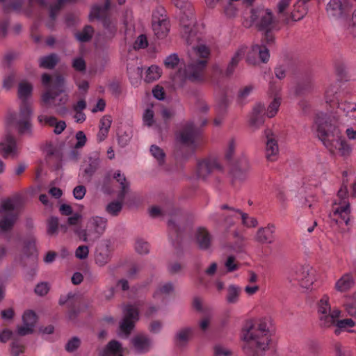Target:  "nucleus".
I'll list each match as a JSON object with an SVG mask.
<instances>
[{
  "label": "nucleus",
  "instance_id": "f257e3e1",
  "mask_svg": "<svg viewBox=\"0 0 356 356\" xmlns=\"http://www.w3.org/2000/svg\"><path fill=\"white\" fill-rule=\"evenodd\" d=\"M355 84L356 86V82ZM325 98L326 104L330 107V112L334 111V114L318 113L312 129L318 138L331 153L347 157L352 152V147L341 135L339 128V113L342 111L348 115L350 113L356 112V103H353L348 100V97H343V93L339 91L337 84L331 85L326 89Z\"/></svg>",
  "mask_w": 356,
  "mask_h": 356
},
{
  "label": "nucleus",
  "instance_id": "f03ea898",
  "mask_svg": "<svg viewBox=\"0 0 356 356\" xmlns=\"http://www.w3.org/2000/svg\"><path fill=\"white\" fill-rule=\"evenodd\" d=\"M175 6L180 10V25L182 36L187 43L193 45V53L198 57L191 60L184 68L179 67L174 75L172 81L175 87L182 88L187 81L200 82L204 80V72L210 54L209 49L204 44L195 45L202 38L200 32V26L196 23L194 17L193 6L188 0H172Z\"/></svg>",
  "mask_w": 356,
  "mask_h": 356
},
{
  "label": "nucleus",
  "instance_id": "7ed1b4c3",
  "mask_svg": "<svg viewBox=\"0 0 356 356\" xmlns=\"http://www.w3.org/2000/svg\"><path fill=\"white\" fill-rule=\"evenodd\" d=\"M56 2L49 6L47 0H28L26 5L23 8V0H10L5 6L7 12L10 9L19 12L23 10L24 14L30 17L41 21L48 11V18L45 22L47 28L54 29L58 13L63 6L67 3L74 2L76 0H56Z\"/></svg>",
  "mask_w": 356,
  "mask_h": 356
},
{
  "label": "nucleus",
  "instance_id": "20e7f679",
  "mask_svg": "<svg viewBox=\"0 0 356 356\" xmlns=\"http://www.w3.org/2000/svg\"><path fill=\"white\" fill-rule=\"evenodd\" d=\"M242 348L246 356H261L268 349L270 334L266 319L248 321L241 330Z\"/></svg>",
  "mask_w": 356,
  "mask_h": 356
},
{
  "label": "nucleus",
  "instance_id": "39448f33",
  "mask_svg": "<svg viewBox=\"0 0 356 356\" xmlns=\"http://www.w3.org/2000/svg\"><path fill=\"white\" fill-rule=\"evenodd\" d=\"M42 83L47 90L42 95V102L47 108H56L58 112L66 111L68 95L64 92V79L60 75L52 77L47 73L42 75Z\"/></svg>",
  "mask_w": 356,
  "mask_h": 356
},
{
  "label": "nucleus",
  "instance_id": "423d86ee",
  "mask_svg": "<svg viewBox=\"0 0 356 356\" xmlns=\"http://www.w3.org/2000/svg\"><path fill=\"white\" fill-rule=\"evenodd\" d=\"M32 90L31 83L26 81L19 83L18 96L22 101L20 111L18 114H13L9 118V121L16 127L20 135L31 134L32 110L27 98L31 95Z\"/></svg>",
  "mask_w": 356,
  "mask_h": 356
},
{
  "label": "nucleus",
  "instance_id": "0eeeda50",
  "mask_svg": "<svg viewBox=\"0 0 356 356\" xmlns=\"http://www.w3.org/2000/svg\"><path fill=\"white\" fill-rule=\"evenodd\" d=\"M118 3L122 5L125 0H118ZM111 2L105 0L104 5H95L90 11L91 19H97L102 21L104 30L103 38L105 41L110 40L114 38L117 31V19L110 13Z\"/></svg>",
  "mask_w": 356,
  "mask_h": 356
},
{
  "label": "nucleus",
  "instance_id": "6e6552de",
  "mask_svg": "<svg viewBox=\"0 0 356 356\" xmlns=\"http://www.w3.org/2000/svg\"><path fill=\"white\" fill-rule=\"evenodd\" d=\"M347 176L348 172L343 171V183L333 201L332 212L330 215L337 224L343 222L348 225L350 221V208L348 196L347 180H345Z\"/></svg>",
  "mask_w": 356,
  "mask_h": 356
},
{
  "label": "nucleus",
  "instance_id": "1a4fd4ad",
  "mask_svg": "<svg viewBox=\"0 0 356 356\" xmlns=\"http://www.w3.org/2000/svg\"><path fill=\"white\" fill-rule=\"evenodd\" d=\"M251 19L254 22L260 30L265 31L262 42L270 44L273 42L274 36L270 31L275 26L277 19L272 11L264 8L252 9Z\"/></svg>",
  "mask_w": 356,
  "mask_h": 356
},
{
  "label": "nucleus",
  "instance_id": "9d476101",
  "mask_svg": "<svg viewBox=\"0 0 356 356\" xmlns=\"http://www.w3.org/2000/svg\"><path fill=\"white\" fill-rule=\"evenodd\" d=\"M317 314L319 325L323 328H329L334 325L337 318L341 316V310L337 307H331L330 297L323 295L316 302Z\"/></svg>",
  "mask_w": 356,
  "mask_h": 356
},
{
  "label": "nucleus",
  "instance_id": "9b49d317",
  "mask_svg": "<svg viewBox=\"0 0 356 356\" xmlns=\"http://www.w3.org/2000/svg\"><path fill=\"white\" fill-rule=\"evenodd\" d=\"M176 137L178 143L188 147L190 154L193 153L200 145L201 142V131L193 122L184 123L181 129L177 132Z\"/></svg>",
  "mask_w": 356,
  "mask_h": 356
},
{
  "label": "nucleus",
  "instance_id": "f8f14e48",
  "mask_svg": "<svg viewBox=\"0 0 356 356\" xmlns=\"http://www.w3.org/2000/svg\"><path fill=\"white\" fill-rule=\"evenodd\" d=\"M245 52V50L243 47L238 49L228 63L225 72L218 65H214L212 67L211 74L207 80L213 85L220 87V81L223 77H230L234 74Z\"/></svg>",
  "mask_w": 356,
  "mask_h": 356
},
{
  "label": "nucleus",
  "instance_id": "ddd939ff",
  "mask_svg": "<svg viewBox=\"0 0 356 356\" xmlns=\"http://www.w3.org/2000/svg\"><path fill=\"white\" fill-rule=\"evenodd\" d=\"M220 208L222 210H226L225 212L221 214V216L223 218V225L227 229L235 224L239 216L241 218L242 224L248 228L255 227L258 225L255 218L250 217L247 213L239 209H235L227 204L222 205Z\"/></svg>",
  "mask_w": 356,
  "mask_h": 356
},
{
  "label": "nucleus",
  "instance_id": "4468645a",
  "mask_svg": "<svg viewBox=\"0 0 356 356\" xmlns=\"http://www.w3.org/2000/svg\"><path fill=\"white\" fill-rule=\"evenodd\" d=\"M18 216V209L15 202L6 199L0 205V232H6L13 229Z\"/></svg>",
  "mask_w": 356,
  "mask_h": 356
},
{
  "label": "nucleus",
  "instance_id": "2eb2a0df",
  "mask_svg": "<svg viewBox=\"0 0 356 356\" xmlns=\"http://www.w3.org/2000/svg\"><path fill=\"white\" fill-rule=\"evenodd\" d=\"M113 178L120 184L121 189L118 194V201H113L108 204L105 210L108 214L117 216L122 209L123 202L129 190V183L120 171L114 173Z\"/></svg>",
  "mask_w": 356,
  "mask_h": 356
},
{
  "label": "nucleus",
  "instance_id": "dca6fc26",
  "mask_svg": "<svg viewBox=\"0 0 356 356\" xmlns=\"http://www.w3.org/2000/svg\"><path fill=\"white\" fill-rule=\"evenodd\" d=\"M106 226V218L100 216L92 217L88 221L86 228L79 232V236L83 241H87L88 238L97 239L104 233Z\"/></svg>",
  "mask_w": 356,
  "mask_h": 356
},
{
  "label": "nucleus",
  "instance_id": "f3484780",
  "mask_svg": "<svg viewBox=\"0 0 356 356\" xmlns=\"http://www.w3.org/2000/svg\"><path fill=\"white\" fill-rule=\"evenodd\" d=\"M289 280L293 284L309 289L314 282V270L309 266H298L291 269Z\"/></svg>",
  "mask_w": 356,
  "mask_h": 356
},
{
  "label": "nucleus",
  "instance_id": "a211bd4d",
  "mask_svg": "<svg viewBox=\"0 0 356 356\" xmlns=\"http://www.w3.org/2000/svg\"><path fill=\"white\" fill-rule=\"evenodd\" d=\"M124 318L120 325V329L127 337L134 327L135 323L138 320V309L135 305H127L124 308Z\"/></svg>",
  "mask_w": 356,
  "mask_h": 356
},
{
  "label": "nucleus",
  "instance_id": "6ab92c4d",
  "mask_svg": "<svg viewBox=\"0 0 356 356\" xmlns=\"http://www.w3.org/2000/svg\"><path fill=\"white\" fill-rule=\"evenodd\" d=\"M264 137L266 138V158L268 161H275L277 160L279 154L277 137L269 129L264 131Z\"/></svg>",
  "mask_w": 356,
  "mask_h": 356
},
{
  "label": "nucleus",
  "instance_id": "aec40b11",
  "mask_svg": "<svg viewBox=\"0 0 356 356\" xmlns=\"http://www.w3.org/2000/svg\"><path fill=\"white\" fill-rule=\"evenodd\" d=\"M0 153L5 159L15 158L18 156L19 146L13 135L6 134L2 138L0 142Z\"/></svg>",
  "mask_w": 356,
  "mask_h": 356
},
{
  "label": "nucleus",
  "instance_id": "412c9836",
  "mask_svg": "<svg viewBox=\"0 0 356 356\" xmlns=\"http://www.w3.org/2000/svg\"><path fill=\"white\" fill-rule=\"evenodd\" d=\"M222 167L216 158H208L200 161L197 164V176L205 179L208 175L214 170L222 171Z\"/></svg>",
  "mask_w": 356,
  "mask_h": 356
},
{
  "label": "nucleus",
  "instance_id": "4be33fe9",
  "mask_svg": "<svg viewBox=\"0 0 356 356\" xmlns=\"http://www.w3.org/2000/svg\"><path fill=\"white\" fill-rule=\"evenodd\" d=\"M249 170L250 164L248 159L242 157L232 165L230 173L234 180L243 181L247 178Z\"/></svg>",
  "mask_w": 356,
  "mask_h": 356
},
{
  "label": "nucleus",
  "instance_id": "5701e85b",
  "mask_svg": "<svg viewBox=\"0 0 356 356\" xmlns=\"http://www.w3.org/2000/svg\"><path fill=\"white\" fill-rule=\"evenodd\" d=\"M266 107L263 103H257L250 115L249 124L254 129H258L260 128L265 122V117L266 115Z\"/></svg>",
  "mask_w": 356,
  "mask_h": 356
},
{
  "label": "nucleus",
  "instance_id": "b1692460",
  "mask_svg": "<svg viewBox=\"0 0 356 356\" xmlns=\"http://www.w3.org/2000/svg\"><path fill=\"white\" fill-rule=\"evenodd\" d=\"M194 241L199 249L208 250L211 247L213 237L206 228L200 227L194 232Z\"/></svg>",
  "mask_w": 356,
  "mask_h": 356
},
{
  "label": "nucleus",
  "instance_id": "393cba45",
  "mask_svg": "<svg viewBox=\"0 0 356 356\" xmlns=\"http://www.w3.org/2000/svg\"><path fill=\"white\" fill-rule=\"evenodd\" d=\"M99 159L97 155L90 156L86 161V164L83 165L81 169L80 176L83 182H90L95 172L99 167Z\"/></svg>",
  "mask_w": 356,
  "mask_h": 356
},
{
  "label": "nucleus",
  "instance_id": "a878e982",
  "mask_svg": "<svg viewBox=\"0 0 356 356\" xmlns=\"http://www.w3.org/2000/svg\"><path fill=\"white\" fill-rule=\"evenodd\" d=\"M23 325L17 327V334L19 336H25L33 331V327L37 321V316L33 311H26L22 316Z\"/></svg>",
  "mask_w": 356,
  "mask_h": 356
},
{
  "label": "nucleus",
  "instance_id": "bb28decb",
  "mask_svg": "<svg viewBox=\"0 0 356 356\" xmlns=\"http://www.w3.org/2000/svg\"><path fill=\"white\" fill-rule=\"evenodd\" d=\"M131 346L137 353L143 354L149 351L152 346L151 339L145 334H138L131 340Z\"/></svg>",
  "mask_w": 356,
  "mask_h": 356
},
{
  "label": "nucleus",
  "instance_id": "cd10ccee",
  "mask_svg": "<svg viewBox=\"0 0 356 356\" xmlns=\"http://www.w3.org/2000/svg\"><path fill=\"white\" fill-rule=\"evenodd\" d=\"M152 29L155 35L159 39H163L167 36L170 31V22L167 17L159 18L154 15L152 19Z\"/></svg>",
  "mask_w": 356,
  "mask_h": 356
},
{
  "label": "nucleus",
  "instance_id": "c85d7f7f",
  "mask_svg": "<svg viewBox=\"0 0 356 356\" xmlns=\"http://www.w3.org/2000/svg\"><path fill=\"white\" fill-rule=\"evenodd\" d=\"M275 226L274 224H268L265 227H260L255 235V240L260 243L271 244L274 242Z\"/></svg>",
  "mask_w": 356,
  "mask_h": 356
},
{
  "label": "nucleus",
  "instance_id": "c756f323",
  "mask_svg": "<svg viewBox=\"0 0 356 356\" xmlns=\"http://www.w3.org/2000/svg\"><path fill=\"white\" fill-rule=\"evenodd\" d=\"M111 259V249L108 241L102 242L96 249L95 262L97 265L103 266Z\"/></svg>",
  "mask_w": 356,
  "mask_h": 356
},
{
  "label": "nucleus",
  "instance_id": "7c9ffc66",
  "mask_svg": "<svg viewBox=\"0 0 356 356\" xmlns=\"http://www.w3.org/2000/svg\"><path fill=\"white\" fill-rule=\"evenodd\" d=\"M327 15L334 19H339L347 15L348 9L339 0H330L327 5Z\"/></svg>",
  "mask_w": 356,
  "mask_h": 356
},
{
  "label": "nucleus",
  "instance_id": "2f4dec72",
  "mask_svg": "<svg viewBox=\"0 0 356 356\" xmlns=\"http://www.w3.org/2000/svg\"><path fill=\"white\" fill-rule=\"evenodd\" d=\"M193 334L194 328L191 327H186L179 330L175 337L176 346L179 348H183L186 346Z\"/></svg>",
  "mask_w": 356,
  "mask_h": 356
},
{
  "label": "nucleus",
  "instance_id": "473e14b6",
  "mask_svg": "<svg viewBox=\"0 0 356 356\" xmlns=\"http://www.w3.org/2000/svg\"><path fill=\"white\" fill-rule=\"evenodd\" d=\"M38 121L40 123H44L45 124H47L50 127H54V132L56 134H61L66 127V124L65 121H57V119L53 116H47L41 115L38 116Z\"/></svg>",
  "mask_w": 356,
  "mask_h": 356
},
{
  "label": "nucleus",
  "instance_id": "72a5a7b5",
  "mask_svg": "<svg viewBox=\"0 0 356 356\" xmlns=\"http://www.w3.org/2000/svg\"><path fill=\"white\" fill-rule=\"evenodd\" d=\"M193 307L198 312L206 315V316L200 321L199 326L203 331L206 330L209 325V318L210 310L204 307L202 300L199 298H195L193 301Z\"/></svg>",
  "mask_w": 356,
  "mask_h": 356
},
{
  "label": "nucleus",
  "instance_id": "f704fd0d",
  "mask_svg": "<svg viewBox=\"0 0 356 356\" xmlns=\"http://www.w3.org/2000/svg\"><path fill=\"white\" fill-rule=\"evenodd\" d=\"M169 237L173 245H179L182 240V232L179 226L172 218L168 221Z\"/></svg>",
  "mask_w": 356,
  "mask_h": 356
},
{
  "label": "nucleus",
  "instance_id": "c9c22d12",
  "mask_svg": "<svg viewBox=\"0 0 356 356\" xmlns=\"http://www.w3.org/2000/svg\"><path fill=\"white\" fill-rule=\"evenodd\" d=\"M59 60L58 54L52 53L40 58L39 65L41 68L51 70L56 67Z\"/></svg>",
  "mask_w": 356,
  "mask_h": 356
},
{
  "label": "nucleus",
  "instance_id": "e433bc0d",
  "mask_svg": "<svg viewBox=\"0 0 356 356\" xmlns=\"http://www.w3.org/2000/svg\"><path fill=\"white\" fill-rule=\"evenodd\" d=\"M94 33L93 27L90 25H86L81 30L75 33L74 37L79 42L85 43L90 41Z\"/></svg>",
  "mask_w": 356,
  "mask_h": 356
},
{
  "label": "nucleus",
  "instance_id": "4c0bfd02",
  "mask_svg": "<svg viewBox=\"0 0 356 356\" xmlns=\"http://www.w3.org/2000/svg\"><path fill=\"white\" fill-rule=\"evenodd\" d=\"M173 291V285L171 282L160 284L154 292L153 297L156 300L164 301L165 298Z\"/></svg>",
  "mask_w": 356,
  "mask_h": 356
},
{
  "label": "nucleus",
  "instance_id": "58836bf2",
  "mask_svg": "<svg viewBox=\"0 0 356 356\" xmlns=\"http://www.w3.org/2000/svg\"><path fill=\"white\" fill-rule=\"evenodd\" d=\"M101 356H122L120 343L115 340L110 341Z\"/></svg>",
  "mask_w": 356,
  "mask_h": 356
},
{
  "label": "nucleus",
  "instance_id": "ea45409f",
  "mask_svg": "<svg viewBox=\"0 0 356 356\" xmlns=\"http://www.w3.org/2000/svg\"><path fill=\"white\" fill-rule=\"evenodd\" d=\"M353 284V279L351 275H343L335 284V289L337 291L343 292L349 289Z\"/></svg>",
  "mask_w": 356,
  "mask_h": 356
},
{
  "label": "nucleus",
  "instance_id": "a19ab883",
  "mask_svg": "<svg viewBox=\"0 0 356 356\" xmlns=\"http://www.w3.org/2000/svg\"><path fill=\"white\" fill-rule=\"evenodd\" d=\"M241 292V287L234 284L229 285L227 288V294L226 296L227 302L229 304L238 302Z\"/></svg>",
  "mask_w": 356,
  "mask_h": 356
},
{
  "label": "nucleus",
  "instance_id": "79ce46f5",
  "mask_svg": "<svg viewBox=\"0 0 356 356\" xmlns=\"http://www.w3.org/2000/svg\"><path fill=\"white\" fill-rule=\"evenodd\" d=\"M252 53L258 54L260 60L262 63H267L270 58V54L268 48L264 44H254L252 47Z\"/></svg>",
  "mask_w": 356,
  "mask_h": 356
},
{
  "label": "nucleus",
  "instance_id": "37998d69",
  "mask_svg": "<svg viewBox=\"0 0 356 356\" xmlns=\"http://www.w3.org/2000/svg\"><path fill=\"white\" fill-rule=\"evenodd\" d=\"M281 104V97H274L273 101L268 105L267 109L265 111L266 116L269 118L274 117L280 108Z\"/></svg>",
  "mask_w": 356,
  "mask_h": 356
},
{
  "label": "nucleus",
  "instance_id": "c03bdc74",
  "mask_svg": "<svg viewBox=\"0 0 356 356\" xmlns=\"http://www.w3.org/2000/svg\"><path fill=\"white\" fill-rule=\"evenodd\" d=\"M151 155L157 161L159 165H162L165 163V154L163 150L156 145L150 147Z\"/></svg>",
  "mask_w": 356,
  "mask_h": 356
},
{
  "label": "nucleus",
  "instance_id": "a18cd8bd",
  "mask_svg": "<svg viewBox=\"0 0 356 356\" xmlns=\"http://www.w3.org/2000/svg\"><path fill=\"white\" fill-rule=\"evenodd\" d=\"M161 70L156 65H152L146 72L145 81L148 83L152 82L158 79L161 76Z\"/></svg>",
  "mask_w": 356,
  "mask_h": 356
},
{
  "label": "nucleus",
  "instance_id": "49530a36",
  "mask_svg": "<svg viewBox=\"0 0 356 356\" xmlns=\"http://www.w3.org/2000/svg\"><path fill=\"white\" fill-rule=\"evenodd\" d=\"M334 325H336L334 333L336 334H339L341 330L353 327L355 325V323L350 318L340 320L339 318H337Z\"/></svg>",
  "mask_w": 356,
  "mask_h": 356
},
{
  "label": "nucleus",
  "instance_id": "de8ad7c7",
  "mask_svg": "<svg viewBox=\"0 0 356 356\" xmlns=\"http://www.w3.org/2000/svg\"><path fill=\"white\" fill-rule=\"evenodd\" d=\"M254 90V86L252 85L245 86L241 88L237 95V102L243 104L245 103L248 97L252 93Z\"/></svg>",
  "mask_w": 356,
  "mask_h": 356
},
{
  "label": "nucleus",
  "instance_id": "09e8293b",
  "mask_svg": "<svg viewBox=\"0 0 356 356\" xmlns=\"http://www.w3.org/2000/svg\"><path fill=\"white\" fill-rule=\"evenodd\" d=\"M236 147V142L235 139L229 140L225 152V159L227 162H231L233 159L235 149Z\"/></svg>",
  "mask_w": 356,
  "mask_h": 356
},
{
  "label": "nucleus",
  "instance_id": "8fccbe9b",
  "mask_svg": "<svg viewBox=\"0 0 356 356\" xmlns=\"http://www.w3.org/2000/svg\"><path fill=\"white\" fill-rule=\"evenodd\" d=\"M58 219L56 217L51 216L47 220V234L53 236L58 233Z\"/></svg>",
  "mask_w": 356,
  "mask_h": 356
},
{
  "label": "nucleus",
  "instance_id": "3c124183",
  "mask_svg": "<svg viewBox=\"0 0 356 356\" xmlns=\"http://www.w3.org/2000/svg\"><path fill=\"white\" fill-rule=\"evenodd\" d=\"M180 59L177 54H172L164 60V65L168 69H174L178 66Z\"/></svg>",
  "mask_w": 356,
  "mask_h": 356
},
{
  "label": "nucleus",
  "instance_id": "603ef678",
  "mask_svg": "<svg viewBox=\"0 0 356 356\" xmlns=\"http://www.w3.org/2000/svg\"><path fill=\"white\" fill-rule=\"evenodd\" d=\"M291 0H280L277 5V12L279 17H285L288 13V8Z\"/></svg>",
  "mask_w": 356,
  "mask_h": 356
},
{
  "label": "nucleus",
  "instance_id": "864d4df0",
  "mask_svg": "<svg viewBox=\"0 0 356 356\" xmlns=\"http://www.w3.org/2000/svg\"><path fill=\"white\" fill-rule=\"evenodd\" d=\"M229 105V100L225 91H222L220 96L218 99V111L220 113L225 112L226 108Z\"/></svg>",
  "mask_w": 356,
  "mask_h": 356
},
{
  "label": "nucleus",
  "instance_id": "5fc2aeb1",
  "mask_svg": "<svg viewBox=\"0 0 356 356\" xmlns=\"http://www.w3.org/2000/svg\"><path fill=\"white\" fill-rule=\"evenodd\" d=\"M225 266L227 272L232 273L239 268V264L236 261L234 256H229L225 262Z\"/></svg>",
  "mask_w": 356,
  "mask_h": 356
},
{
  "label": "nucleus",
  "instance_id": "6e6d98bb",
  "mask_svg": "<svg viewBox=\"0 0 356 356\" xmlns=\"http://www.w3.org/2000/svg\"><path fill=\"white\" fill-rule=\"evenodd\" d=\"M24 346L19 340L13 339L11 343V353L13 356H19V354L24 353Z\"/></svg>",
  "mask_w": 356,
  "mask_h": 356
},
{
  "label": "nucleus",
  "instance_id": "4d7b16f0",
  "mask_svg": "<svg viewBox=\"0 0 356 356\" xmlns=\"http://www.w3.org/2000/svg\"><path fill=\"white\" fill-rule=\"evenodd\" d=\"M135 249L139 254H147L149 250V245L143 239H138L136 242Z\"/></svg>",
  "mask_w": 356,
  "mask_h": 356
},
{
  "label": "nucleus",
  "instance_id": "13d9d810",
  "mask_svg": "<svg viewBox=\"0 0 356 356\" xmlns=\"http://www.w3.org/2000/svg\"><path fill=\"white\" fill-rule=\"evenodd\" d=\"M80 339L76 337H74L66 343L65 350L69 353H72L80 346Z\"/></svg>",
  "mask_w": 356,
  "mask_h": 356
},
{
  "label": "nucleus",
  "instance_id": "bf43d9fd",
  "mask_svg": "<svg viewBox=\"0 0 356 356\" xmlns=\"http://www.w3.org/2000/svg\"><path fill=\"white\" fill-rule=\"evenodd\" d=\"M281 90V86L279 83L274 81H270L269 83L268 93L270 96L274 97H281L280 92Z\"/></svg>",
  "mask_w": 356,
  "mask_h": 356
},
{
  "label": "nucleus",
  "instance_id": "052dcab7",
  "mask_svg": "<svg viewBox=\"0 0 356 356\" xmlns=\"http://www.w3.org/2000/svg\"><path fill=\"white\" fill-rule=\"evenodd\" d=\"M143 122L145 125L150 127L154 123V111L151 108H147L143 114Z\"/></svg>",
  "mask_w": 356,
  "mask_h": 356
},
{
  "label": "nucleus",
  "instance_id": "680f3d73",
  "mask_svg": "<svg viewBox=\"0 0 356 356\" xmlns=\"http://www.w3.org/2000/svg\"><path fill=\"white\" fill-rule=\"evenodd\" d=\"M89 250L87 245H80L75 251V256L79 259H86L88 256Z\"/></svg>",
  "mask_w": 356,
  "mask_h": 356
},
{
  "label": "nucleus",
  "instance_id": "e2e57ef3",
  "mask_svg": "<svg viewBox=\"0 0 356 356\" xmlns=\"http://www.w3.org/2000/svg\"><path fill=\"white\" fill-rule=\"evenodd\" d=\"M76 143L74 145V147L76 149H79L83 147L87 140L86 134L82 131H79L76 134Z\"/></svg>",
  "mask_w": 356,
  "mask_h": 356
},
{
  "label": "nucleus",
  "instance_id": "0e129e2a",
  "mask_svg": "<svg viewBox=\"0 0 356 356\" xmlns=\"http://www.w3.org/2000/svg\"><path fill=\"white\" fill-rule=\"evenodd\" d=\"M148 45L147 37L145 35H140L134 42L135 49H145Z\"/></svg>",
  "mask_w": 356,
  "mask_h": 356
},
{
  "label": "nucleus",
  "instance_id": "69168bd1",
  "mask_svg": "<svg viewBox=\"0 0 356 356\" xmlns=\"http://www.w3.org/2000/svg\"><path fill=\"white\" fill-rule=\"evenodd\" d=\"M86 193V188L83 185L76 186L73 190V195L76 200H82Z\"/></svg>",
  "mask_w": 356,
  "mask_h": 356
},
{
  "label": "nucleus",
  "instance_id": "338daca9",
  "mask_svg": "<svg viewBox=\"0 0 356 356\" xmlns=\"http://www.w3.org/2000/svg\"><path fill=\"white\" fill-rule=\"evenodd\" d=\"M49 290V284L47 282H41L35 288V292L38 295L42 296L46 295Z\"/></svg>",
  "mask_w": 356,
  "mask_h": 356
},
{
  "label": "nucleus",
  "instance_id": "774afa93",
  "mask_svg": "<svg viewBox=\"0 0 356 356\" xmlns=\"http://www.w3.org/2000/svg\"><path fill=\"white\" fill-rule=\"evenodd\" d=\"M232 352L223 346L217 345L214 347L215 356H231Z\"/></svg>",
  "mask_w": 356,
  "mask_h": 356
}]
</instances>
